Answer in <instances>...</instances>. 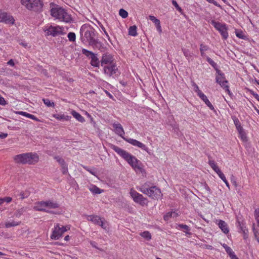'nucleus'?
Wrapping results in <instances>:
<instances>
[{"label":"nucleus","instance_id":"nucleus-45","mask_svg":"<svg viewBox=\"0 0 259 259\" xmlns=\"http://www.w3.org/2000/svg\"><path fill=\"white\" fill-rule=\"evenodd\" d=\"M119 14L122 18H126L128 16V13L123 9H120Z\"/></svg>","mask_w":259,"mask_h":259},{"label":"nucleus","instance_id":"nucleus-1","mask_svg":"<svg viewBox=\"0 0 259 259\" xmlns=\"http://www.w3.org/2000/svg\"><path fill=\"white\" fill-rule=\"evenodd\" d=\"M80 38L82 42H88L94 49L102 51L104 44L97 38L95 30L91 26L83 25L80 29Z\"/></svg>","mask_w":259,"mask_h":259},{"label":"nucleus","instance_id":"nucleus-39","mask_svg":"<svg viewBox=\"0 0 259 259\" xmlns=\"http://www.w3.org/2000/svg\"><path fill=\"white\" fill-rule=\"evenodd\" d=\"M208 49V47L207 46L203 45V44H201L200 51L201 52V56L202 57H204L205 54L204 52L207 51Z\"/></svg>","mask_w":259,"mask_h":259},{"label":"nucleus","instance_id":"nucleus-24","mask_svg":"<svg viewBox=\"0 0 259 259\" xmlns=\"http://www.w3.org/2000/svg\"><path fill=\"white\" fill-rule=\"evenodd\" d=\"M30 195L28 191H21L18 194H15V196L17 199H24L27 198Z\"/></svg>","mask_w":259,"mask_h":259},{"label":"nucleus","instance_id":"nucleus-26","mask_svg":"<svg viewBox=\"0 0 259 259\" xmlns=\"http://www.w3.org/2000/svg\"><path fill=\"white\" fill-rule=\"evenodd\" d=\"M208 163L212 169L217 173L218 175L222 172L221 170L216 165L215 162L213 160H209Z\"/></svg>","mask_w":259,"mask_h":259},{"label":"nucleus","instance_id":"nucleus-53","mask_svg":"<svg viewBox=\"0 0 259 259\" xmlns=\"http://www.w3.org/2000/svg\"><path fill=\"white\" fill-rule=\"evenodd\" d=\"M61 170H62V172L63 173V174L64 175V174H66L67 173L68 167H67V165L66 163L61 166Z\"/></svg>","mask_w":259,"mask_h":259},{"label":"nucleus","instance_id":"nucleus-64","mask_svg":"<svg viewBox=\"0 0 259 259\" xmlns=\"http://www.w3.org/2000/svg\"><path fill=\"white\" fill-rule=\"evenodd\" d=\"M7 64H8V65H11V66H14V65H15L14 62V61H13V59H11V60H10L8 62Z\"/></svg>","mask_w":259,"mask_h":259},{"label":"nucleus","instance_id":"nucleus-6","mask_svg":"<svg viewBox=\"0 0 259 259\" xmlns=\"http://www.w3.org/2000/svg\"><path fill=\"white\" fill-rule=\"evenodd\" d=\"M138 190L153 199H158L162 195L160 189L156 186L147 188L146 183L144 184Z\"/></svg>","mask_w":259,"mask_h":259},{"label":"nucleus","instance_id":"nucleus-33","mask_svg":"<svg viewBox=\"0 0 259 259\" xmlns=\"http://www.w3.org/2000/svg\"><path fill=\"white\" fill-rule=\"evenodd\" d=\"M82 53L86 56L87 57L91 58V56H93V55L95 54L93 53L92 52L89 51L85 49H82L81 51Z\"/></svg>","mask_w":259,"mask_h":259},{"label":"nucleus","instance_id":"nucleus-38","mask_svg":"<svg viewBox=\"0 0 259 259\" xmlns=\"http://www.w3.org/2000/svg\"><path fill=\"white\" fill-rule=\"evenodd\" d=\"M172 4L175 6L176 9L182 15H183V11L182 9L179 6L177 2L175 0L172 1Z\"/></svg>","mask_w":259,"mask_h":259},{"label":"nucleus","instance_id":"nucleus-44","mask_svg":"<svg viewBox=\"0 0 259 259\" xmlns=\"http://www.w3.org/2000/svg\"><path fill=\"white\" fill-rule=\"evenodd\" d=\"M182 51L183 52L184 56L186 58H189L192 57V53L189 50L186 49H183Z\"/></svg>","mask_w":259,"mask_h":259},{"label":"nucleus","instance_id":"nucleus-8","mask_svg":"<svg viewBox=\"0 0 259 259\" xmlns=\"http://www.w3.org/2000/svg\"><path fill=\"white\" fill-rule=\"evenodd\" d=\"M211 24L214 27L218 30L221 33L222 37L224 39H226L228 37V33L227 32V27L225 24H222L219 22H216L214 20H211Z\"/></svg>","mask_w":259,"mask_h":259},{"label":"nucleus","instance_id":"nucleus-22","mask_svg":"<svg viewBox=\"0 0 259 259\" xmlns=\"http://www.w3.org/2000/svg\"><path fill=\"white\" fill-rule=\"evenodd\" d=\"M53 116L58 120L63 121H68L71 118V116L65 115L64 114H55L53 115Z\"/></svg>","mask_w":259,"mask_h":259},{"label":"nucleus","instance_id":"nucleus-19","mask_svg":"<svg viewBox=\"0 0 259 259\" xmlns=\"http://www.w3.org/2000/svg\"><path fill=\"white\" fill-rule=\"evenodd\" d=\"M149 19L155 24L157 30L159 32H161L162 31V29L160 26V20L157 19L155 17L151 15L149 16Z\"/></svg>","mask_w":259,"mask_h":259},{"label":"nucleus","instance_id":"nucleus-58","mask_svg":"<svg viewBox=\"0 0 259 259\" xmlns=\"http://www.w3.org/2000/svg\"><path fill=\"white\" fill-rule=\"evenodd\" d=\"M102 218H100L99 216H97V218H95V220H93V222L96 224L98 225L99 224V221H100Z\"/></svg>","mask_w":259,"mask_h":259},{"label":"nucleus","instance_id":"nucleus-16","mask_svg":"<svg viewBox=\"0 0 259 259\" xmlns=\"http://www.w3.org/2000/svg\"><path fill=\"white\" fill-rule=\"evenodd\" d=\"M196 91L198 97L205 103L209 109L211 110H214L213 105L208 100L207 97L199 89L198 87H197Z\"/></svg>","mask_w":259,"mask_h":259},{"label":"nucleus","instance_id":"nucleus-41","mask_svg":"<svg viewBox=\"0 0 259 259\" xmlns=\"http://www.w3.org/2000/svg\"><path fill=\"white\" fill-rule=\"evenodd\" d=\"M236 35L239 38H242V39H246V36H245L244 34L243 31H241V30H237V31H236Z\"/></svg>","mask_w":259,"mask_h":259},{"label":"nucleus","instance_id":"nucleus-13","mask_svg":"<svg viewBox=\"0 0 259 259\" xmlns=\"http://www.w3.org/2000/svg\"><path fill=\"white\" fill-rule=\"evenodd\" d=\"M59 26H53L51 25L48 29L45 30L47 35L56 36L57 35L63 34V32Z\"/></svg>","mask_w":259,"mask_h":259},{"label":"nucleus","instance_id":"nucleus-2","mask_svg":"<svg viewBox=\"0 0 259 259\" xmlns=\"http://www.w3.org/2000/svg\"><path fill=\"white\" fill-rule=\"evenodd\" d=\"M112 149L125 160L136 171L142 172L143 169L141 166V162L135 156L115 145L112 146Z\"/></svg>","mask_w":259,"mask_h":259},{"label":"nucleus","instance_id":"nucleus-55","mask_svg":"<svg viewBox=\"0 0 259 259\" xmlns=\"http://www.w3.org/2000/svg\"><path fill=\"white\" fill-rule=\"evenodd\" d=\"M101 28L102 30L104 31V34L106 35L107 38H108V39L110 41H111L110 38V37H109V35H108V34L107 32L106 31V29H105V27H104L103 25H102V26H101Z\"/></svg>","mask_w":259,"mask_h":259},{"label":"nucleus","instance_id":"nucleus-63","mask_svg":"<svg viewBox=\"0 0 259 259\" xmlns=\"http://www.w3.org/2000/svg\"><path fill=\"white\" fill-rule=\"evenodd\" d=\"M246 90L253 96H254L256 94L253 91H252V90H250V89H249L248 88H246Z\"/></svg>","mask_w":259,"mask_h":259},{"label":"nucleus","instance_id":"nucleus-18","mask_svg":"<svg viewBox=\"0 0 259 259\" xmlns=\"http://www.w3.org/2000/svg\"><path fill=\"white\" fill-rule=\"evenodd\" d=\"M218 226L225 234H227L229 233V230L227 224L225 221L220 220L219 221Z\"/></svg>","mask_w":259,"mask_h":259},{"label":"nucleus","instance_id":"nucleus-62","mask_svg":"<svg viewBox=\"0 0 259 259\" xmlns=\"http://www.w3.org/2000/svg\"><path fill=\"white\" fill-rule=\"evenodd\" d=\"M8 134L7 133H1L0 134V138L1 139H4L7 137Z\"/></svg>","mask_w":259,"mask_h":259},{"label":"nucleus","instance_id":"nucleus-34","mask_svg":"<svg viewBox=\"0 0 259 259\" xmlns=\"http://www.w3.org/2000/svg\"><path fill=\"white\" fill-rule=\"evenodd\" d=\"M42 101L48 107H54L55 106L54 103L53 102H51L49 99H43Z\"/></svg>","mask_w":259,"mask_h":259},{"label":"nucleus","instance_id":"nucleus-49","mask_svg":"<svg viewBox=\"0 0 259 259\" xmlns=\"http://www.w3.org/2000/svg\"><path fill=\"white\" fill-rule=\"evenodd\" d=\"M54 158L61 165V166H62V165H64V164L66 163L65 162V160L63 158H62L61 157H60L59 156H55L54 157Z\"/></svg>","mask_w":259,"mask_h":259},{"label":"nucleus","instance_id":"nucleus-31","mask_svg":"<svg viewBox=\"0 0 259 259\" xmlns=\"http://www.w3.org/2000/svg\"><path fill=\"white\" fill-rule=\"evenodd\" d=\"M223 247L225 249L227 253L229 255L230 258L232 257V255H234L235 253L232 249L226 244H223Z\"/></svg>","mask_w":259,"mask_h":259},{"label":"nucleus","instance_id":"nucleus-30","mask_svg":"<svg viewBox=\"0 0 259 259\" xmlns=\"http://www.w3.org/2000/svg\"><path fill=\"white\" fill-rule=\"evenodd\" d=\"M90 190L94 194H99L103 192L102 190H101L99 188L95 185H93L90 188Z\"/></svg>","mask_w":259,"mask_h":259},{"label":"nucleus","instance_id":"nucleus-3","mask_svg":"<svg viewBox=\"0 0 259 259\" xmlns=\"http://www.w3.org/2000/svg\"><path fill=\"white\" fill-rule=\"evenodd\" d=\"M14 160L18 163L32 164L38 162L39 157L36 153L30 152L17 155Z\"/></svg>","mask_w":259,"mask_h":259},{"label":"nucleus","instance_id":"nucleus-48","mask_svg":"<svg viewBox=\"0 0 259 259\" xmlns=\"http://www.w3.org/2000/svg\"><path fill=\"white\" fill-rule=\"evenodd\" d=\"M207 61L213 67L214 69H216L217 64L215 63L209 57H206Z\"/></svg>","mask_w":259,"mask_h":259},{"label":"nucleus","instance_id":"nucleus-42","mask_svg":"<svg viewBox=\"0 0 259 259\" xmlns=\"http://www.w3.org/2000/svg\"><path fill=\"white\" fill-rule=\"evenodd\" d=\"M240 137L243 141H246L247 140V136L244 130H242L238 132Z\"/></svg>","mask_w":259,"mask_h":259},{"label":"nucleus","instance_id":"nucleus-50","mask_svg":"<svg viewBox=\"0 0 259 259\" xmlns=\"http://www.w3.org/2000/svg\"><path fill=\"white\" fill-rule=\"evenodd\" d=\"M172 211L168 212L163 216V219L165 221H167L171 218H172Z\"/></svg>","mask_w":259,"mask_h":259},{"label":"nucleus","instance_id":"nucleus-35","mask_svg":"<svg viewBox=\"0 0 259 259\" xmlns=\"http://www.w3.org/2000/svg\"><path fill=\"white\" fill-rule=\"evenodd\" d=\"M237 222L238 224L239 229L240 230V231H241L242 232H244L245 231H247V229H246L245 224L243 223V222H240L238 220Z\"/></svg>","mask_w":259,"mask_h":259},{"label":"nucleus","instance_id":"nucleus-60","mask_svg":"<svg viewBox=\"0 0 259 259\" xmlns=\"http://www.w3.org/2000/svg\"><path fill=\"white\" fill-rule=\"evenodd\" d=\"M6 104V102L4 98L0 97V105H5Z\"/></svg>","mask_w":259,"mask_h":259},{"label":"nucleus","instance_id":"nucleus-47","mask_svg":"<svg viewBox=\"0 0 259 259\" xmlns=\"http://www.w3.org/2000/svg\"><path fill=\"white\" fill-rule=\"evenodd\" d=\"M12 199L10 197H6L3 198H0V205L3 203L4 202H7V203H9L12 201Z\"/></svg>","mask_w":259,"mask_h":259},{"label":"nucleus","instance_id":"nucleus-57","mask_svg":"<svg viewBox=\"0 0 259 259\" xmlns=\"http://www.w3.org/2000/svg\"><path fill=\"white\" fill-rule=\"evenodd\" d=\"M206 1L210 3L213 4L215 6H217L219 8L221 7V5H219V4H218L217 2L216 1H215L214 0H206Z\"/></svg>","mask_w":259,"mask_h":259},{"label":"nucleus","instance_id":"nucleus-46","mask_svg":"<svg viewBox=\"0 0 259 259\" xmlns=\"http://www.w3.org/2000/svg\"><path fill=\"white\" fill-rule=\"evenodd\" d=\"M67 37L70 41H74L75 40L76 35L74 32H70L68 33Z\"/></svg>","mask_w":259,"mask_h":259},{"label":"nucleus","instance_id":"nucleus-23","mask_svg":"<svg viewBox=\"0 0 259 259\" xmlns=\"http://www.w3.org/2000/svg\"><path fill=\"white\" fill-rule=\"evenodd\" d=\"M215 80H216V82L218 83V84H219L221 87H223V85H224L225 84H227L228 83V80H227L226 79L225 75H224V78H222L221 76H219L218 75H216Z\"/></svg>","mask_w":259,"mask_h":259},{"label":"nucleus","instance_id":"nucleus-51","mask_svg":"<svg viewBox=\"0 0 259 259\" xmlns=\"http://www.w3.org/2000/svg\"><path fill=\"white\" fill-rule=\"evenodd\" d=\"M17 113L19 114V115H21L27 117L29 118H30V117H31V114H29V113H28L27 112H24V111H18V112H17Z\"/></svg>","mask_w":259,"mask_h":259},{"label":"nucleus","instance_id":"nucleus-17","mask_svg":"<svg viewBox=\"0 0 259 259\" xmlns=\"http://www.w3.org/2000/svg\"><path fill=\"white\" fill-rule=\"evenodd\" d=\"M113 127L115 130V133L123 138L124 131L121 124L114 123L113 124Z\"/></svg>","mask_w":259,"mask_h":259},{"label":"nucleus","instance_id":"nucleus-5","mask_svg":"<svg viewBox=\"0 0 259 259\" xmlns=\"http://www.w3.org/2000/svg\"><path fill=\"white\" fill-rule=\"evenodd\" d=\"M21 3L29 11L40 12L42 10L44 5L40 0H21Z\"/></svg>","mask_w":259,"mask_h":259},{"label":"nucleus","instance_id":"nucleus-21","mask_svg":"<svg viewBox=\"0 0 259 259\" xmlns=\"http://www.w3.org/2000/svg\"><path fill=\"white\" fill-rule=\"evenodd\" d=\"M46 207L49 208H57L59 207V204L55 201L51 200L45 201Z\"/></svg>","mask_w":259,"mask_h":259},{"label":"nucleus","instance_id":"nucleus-7","mask_svg":"<svg viewBox=\"0 0 259 259\" xmlns=\"http://www.w3.org/2000/svg\"><path fill=\"white\" fill-rule=\"evenodd\" d=\"M70 229L69 226H63L59 224H56L54 228L52 234L51 236V238L52 239L58 240L62 235V234L66 232L67 230Z\"/></svg>","mask_w":259,"mask_h":259},{"label":"nucleus","instance_id":"nucleus-59","mask_svg":"<svg viewBox=\"0 0 259 259\" xmlns=\"http://www.w3.org/2000/svg\"><path fill=\"white\" fill-rule=\"evenodd\" d=\"M98 215H90L88 216V220L93 222V220H95V218H97Z\"/></svg>","mask_w":259,"mask_h":259},{"label":"nucleus","instance_id":"nucleus-27","mask_svg":"<svg viewBox=\"0 0 259 259\" xmlns=\"http://www.w3.org/2000/svg\"><path fill=\"white\" fill-rule=\"evenodd\" d=\"M26 210L27 207H22L15 212L14 215L16 218H20L25 212H26Z\"/></svg>","mask_w":259,"mask_h":259},{"label":"nucleus","instance_id":"nucleus-36","mask_svg":"<svg viewBox=\"0 0 259 259\" xmlns=\"http://www.w3.org/2000/svg\"><path fill=\"white\" fill-rule=\"evenodd\" d=\"M21 222H16L15 221H13L11 223L6 222L5 223V227L7 228H10L12 227H15L19 225L20 224Z\"/></svg>","mask_w":259,"mask_h":259},{"label":"nucleus","instance_id":"nucleus-9","mask_svg":"<svg viewBox=\"0 0 259 259\" xmlns=\"http://www.w3.org/2000/svg\"><path fill=\"white\" fill-rule=\"evenodd\" d=\"M130 195L136 203H139L142 206L146 205L148 203V200L146 198L133 189L131 190Z\"/></svg>","mask_w":259,"mask_h":259},{"label":"nucleus","instance_id":"nucleus-11","mask_svg":"<svg viewBox=\"0 0 259 259\" xmlns=\"http://www.w3.org/2000/svg\"><path fill=\"white\" fill-rule=\"evenodd\" d=\"M46 202L45 201H41L36 202L33 207L34 210L38 211L46 212L51 214H59V212L54 211L50 210L46 208Z\"/></svg>","mask_w":259,"mask_h":259},{"label":"nucleus","instance_id":"nucleus-61","mask_svg":"<svg viewBox=\"0 0 259 259\" xmlns=\"http://www.w3.org/2000/svg\"><path fill=\"white\" fill-rule=\"evenodd\" d=\"M87 171H89L91 174H92L94 176H96V172L90 169V168L88 167H84Z\"/></svg>","mask_w":259,"mask_h":259},{"label":"nucleus","instance_id":"nucleus-56","mask_svg":"<svg viewBox=\"0 0 259 259\" xmlns=\"http://www.w3.org/2000/svg\"><path fill=\"white\" fill-rule=\"evenodd\" d=\"M254 226V225L253 224V231L254 235L255 238L257 239V241L259 242V239L258 238V233L257 231L255 230Z\"/></svg>","mask_w":259,"mask_h":259},{"label":"nucleus","instance_id":"nucleus-10","mask_svg":"<svg viewBox=\"0 0 259 259\" xmlns=\"http://www.w3.org/2000/svg\"><path fill=\"white\" fill-rule=\"evenodd\" d=\"M0 22L13 25L15 23V19L12 15L0 10Z\"/></svg>","mask_w":259,"mask_h":259},{"label":"nucleus","instance_id":"nucleus-40","mask_svg":"<svg viewBox=\"0 0 259 259\" xmlns=\"http://www.w3.org/2000/svg\"><path fill=\"white\" fill-rule=\"evenodd\" d=\"M141 236L145 238L147 240H149L151 238V234L148 231H144L141 234Z\"/></svg>","mask_w":259,"mask_h":259},{"label":"nucleus","instance_id":"nucleus-54","mask_svg":"<svg viewBox=\"0 0 259 259\" xmlns=\"http://www.w3.org/2000/svg\"><path fill=\"white\" fill-rule=\"evenodd\" d=\"M215 70H216V73L217 74V75L220 76H222V78H224V73H223L222 72H221V70H220L218 68V67H216V69H214Z\"/></svg>","mask_w":259,"mask_h":259},{"label":"nucleus","instance_id":"nucleus-12","mask_svg":"<svg viewBox=\"0 0 259 259\" xmlns=\"http://www.w3.org/2000/svg\"><path fill=\"white\" fill-rule=\"evenodd\" d=\"M104 67V73L109 76L112 75L118 76V68L115 63L109 65L105 66Z\"/></svg>","mask_w":259,"mask_h":259},{"label":"nucleus","instance_id":"nucleus-20","mask_svg":"<svg viewBox=\"0 0 259 259\" xmlns=\"http://www.w3.org/2000/svg\"><path fill=\"white\" fill-rule=\"evenodd\" d=\"M90 58L91 59L90 63L91 65L94 67H99L101 63V61H100L97 58V55L94 54L93 56L91 57Z\"/></svg>","mask_w":259,"mask_h":259},{"label":"nucleus","instance_id":"nucleus-37","mask_svg":"<svg viewBox=\"0 0 259 259\" xmlns=\"http://www.w3.org/2000/svg\"><path fill=\"white\" fill-rule=\"evenodd\" d=\"M219 177L223 181V182L226 184L227 187L230 189V185L227 181L224 174L222 172L220 174H219Z\"/></svg>","mask_w":259,"mask_h":259},{"label":"nucleus","instance_id":"nucleus-32","mask_svg":"<svg viewBox=\"0 0 259 259\" xmlns=\"http://www.w3.org/2000/svg\"><path fill=\"white\" fill-rule=\"evenodd\" d=\"M99 226H101L103 229L106 230L108 229L107 222L105 221V219L103 218H102L100 221H99Z\"/></svg>","mask_w":259,"mask_h":259},{"label":"nucleus","instance_id":"nucleus-15","mask_svg":"<svg viewBox=\"0 0 259 259\" xmlns=\"http://www.w3.org/2000/svg\"><path fill=\"white\" fill-rule=\"evenodd\" d=\"M114 63L113 62V57L109 54H104L103 55L102 59L101 60V65L104 67L106 65H109Z\"/></svg>","mask_w":259,"mask_h":259},{"label":"nucleus","instance_id":"nucleus-52","mask_svg":"<svg viewBox=\"0 0 259 259\" xmlns=\"http://www.w3.org/2000/svg\"><path fill=\"white\" fill-rule=\"evenodd\" d=\"M222 88H223L225 90V91L227 92L230 97L232 96V93L229 90V87L227 84H225L222 87Z\"/></svg>","mask_w":259,"mask_h":259},{"label":"nucleus","instance_id":"nucleus-43","mask_svg":"<svg viewBox=\"0 0 259 259\" xmlns=\"http://www.w3.org/2000/svg\"><path fill=\"white\" fill-rule=\"evenodd\" d=\"M179 227L180 229L183 230L186 233V234H191V233L186 232V231H189L190 230L189 227L187 225H184V224H179Z\"/></svg>","mask_w":259,"mask_h":259},{"label":"nucleus","instance_id":"nucleus-25","mask_svg":"<svg viewBox=\"0 0 259 259\" xmlns=\"http://www.w3.org/2000/svg\"><path fill=\"white\" fill-rule=\"evenodd\" d=\"M71 114L78 121L80 122H83L85 121L84 117L75 111L72 110L71 111Z\"/></svg>","mask_w":259,"mask_h":259},{"label":"nucleus","instance_id":"nucleus-29","mask_svg":"<svg viewBox=\"0 0 259 259\" xmlns=\"http://www.w3.org/2000/svg\"><path fill=\"white\" fill-rule=\"evenodd\" d=\"M233 121L236 129L238 132L244 130L238 118L235 117L234 119H233Z\"/></svg>","mask_w":259,"mask_h":259},{"label":"nucleus","instance_id":"nucleus-14","mask_svg":"<svg viewBox=\"0 0 259 259\" xmlns=\"http://www.w3.org/2000/svg\"><path fill=\"white\" fill-rule=\"evenodd\" d=\"M123 139L124 141H126L127 142L129 143L130 144L133 145V146L140 148L142 150L148 152V148L145 145L142 143L141 142L133 139L127 138L125 137H123Z\"/></svg>","mask_w":259,"mask_h":259},{"label":"nucleus","instance_id":"nucleus-28","mask_svg":"<svg viewBox=\"0 0 259 259\" xmlns=\"http://www.w3.org/2000/svg\"><path fill=\"white\" fill-rule=\"evenodd\" d=\"M128 34L129 35L133 36H136L138 34L137 32V26L136 25H133L130 27L128 29Z\"/></svg>","mask_w":259,"mask_h":259},{"label":"nucleus","instance_id":"nucleus-4","mask_svg":"<svg viewBox=\"0 0 259 259\" xmlns=\"http://www.w3.org/2000/svg\"><path fill=\"white\" fill-rule=\"evenodd\" d=\"M51 15L56 19L68 23L72 20L71 16L61 7L53 8L51 10Z\"/></svg>","mask_w":259,"mask_h":259}]
</instances>
